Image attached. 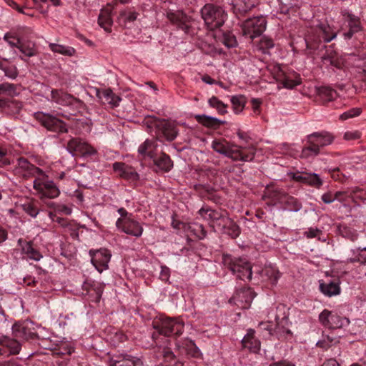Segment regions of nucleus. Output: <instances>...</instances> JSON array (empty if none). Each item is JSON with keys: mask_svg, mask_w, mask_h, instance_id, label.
<instances>
[{"mask_svg": "<svg viewBox=\"0 0 366 366\" xmlns=\"http://www.w3.org/2000/svg\"><path fill=\"white\" fill-rule=\"evenodd\" d=\"M222 263L239 280H250L252 276V266L245 258L233 257L231 254L222 255Z\"/></svg>", "mask_w": 366, "mask_h": 366, "instance_id": "20e7f679", "label": "nucleus"}, {"mask_svg": "<svg viewBox=\"0 0 366 366\" xmlns=\"http://www.w3.org/2000/svg\"><path fill=\"white\" fill-rule=\"evenodd\" d=\"M51 101L62 106L71 105L76 100L72 95L61 89H53L51 92Z\"/></svg>", "mask_w": 366, "mask_h": 366, "instance_id": "b1692460", "label": "nucleus"}, {"mask_svg": "<svg viewBox=\"0 0 366 366\" xmlns=\"http://www.w3.org/2000/svg\"><path fill=\"white\" fill-rule=\"evenodd\" d=\"M318 94L324 102L335 100L337 97V92L329 86H321L318 89Z\"/></svg>", "mask_w": 366, "mask_h": 366, "instance_id": "4c0bfd02", "label": "nucleus"}, {"mask_svg": "<svg viewBox=\"0 0 366 366\" xmlns=\"http://www.w3.org/2000/svg\"><path fill=\"white\" fill-rule=\"evenodd\" d=\"M90 254L93 265L99 272L108 269V264L112 256L108 249H100L95 252L90 251Z\"/></svg>", "mask_w": 366, "mask_h": 366, "instance_id": "dca6fc26", "label": "nucleus"}, {"mask_svg": "<svg viewBox=\"0 0 366 366\" xmlns=\"http://www.w3.org/2000/svg\"><path fill=\"white\" fill-rule=\"evenodd\" d=\"M23 210L32 217H36L39 212L38 203L30 200L21 204Z\"/></svg>", "mask_w": 366, "mask_h": 366, "instance_id": "a18cd8bd", "label": "nucleus"}, {"mask_svg": "<svg viewBox=\"0 0 366 366\" xmlns=\"http://www.w3.org/2000/svg\"><path fill=\"white\" fill-rule=\"evenodd\" d=\"M17 88V85L11 83L4 82L0 84V95H7L10 97L17 96L19 94Z\"/></svg>", "mask_w": 366, "mask_h": 366, "instance_id": "37998d69", "label": "nucleus"}, {"mask_svg": "<svg viewBox=\"0 0 366 366\" xmlns=\"http://www.w3.org/2000/svg\"><path fill=\"white\" fill-rule=\"evenodd\" d=\"M8 153V149L5 147L0 145V167L11 164Z\"/></svg>", "mask_w": 366, "mask_h": 366, "instance_id": "5fc2aeb1", "label": "nucleus"}, {"mask_svg": "<svg viewBox=\"0 0 366 366\" xmlns=\"http://www.w3.org/2000/svg\"><path fill=\"white\" fill-rule=\"evenodd\" d=\"M157 144L155 141L147 139L138 149V152L144 157H148L153 160L157 157Z\"/></svg>", "mask_w": 366, "mask_h": 366, "instance_id": "7c9ffc66", "label": "nucleus"}, {"mask_svg": "<svg viewBox=\"0 0 366 366\" xmlns=\"http://www.w3.org/2000/svg\"><path fill=\"white\" fill-rule=\"evenodd\" d=\"M338 342L339 337L333 336L332 332H330L329 335L323 334L322 339L317 342V346L327 350Z\"/></svg>", "mask_w": 366, "mask_h": 366, "instance_id": "79ce46f5", "label": "nucleus"}, {"mask_svg": "<svg viewBox=\"0 0 366 366\" xmlns=\"http://www.w3.org/2000/svg\"><path fill=\"white\" fill-rule=\"evenodd\" d=\"M22 103L11 98H0V108L8 114H18L22 108Z\"/></svg>", "mask_w": 366, "mask_h": 366, "instance_id": "5701e85b", "label": "nucleus"}, {"mask_svg": "<svg viewBox=\"0 0 366 366\" xmlns=\"http://www.w3.org/2000/svg\"><path fill=\"white\" fill-rule=\"evenodd\" d=\"M99 26L107 31H109L112 24L110 11L109 10H102L98 18Z\"/></svg>", "mask_w": 366, "mask_h": 366, "instance_id": "ea45409f", "label": "nucleus"}, {"mask_svg": "<svg viewBox=\"0 0 366 366\" xmlns=\"http://www.w3.org/2000/svg\"><path fill=\"white\" fill-rule=\"evenodd\" d=\"M18 49L22 54L28 57L34 56L37 54L35 45L32 42H28L26 44L21 41L19 42Z\"/></svg>", "mask_w": 366, "mask_h": 366, "instance_id": "c03bdc74", "label": "nucleus"}, {"mask_svg": "<svg viewBox=\"0 0 366 366\" xmlns=\"http://www.w3.org/2000/svg\"><path fill=\"white\" fill-rule=\"evenodd\" d=\"M231 144L226 141H217L214 140L212 142V148L217 153L221 154L224 156H227L228 154L229 149Z\"/></svg>", "mask_w": 366, "mask_h": 366, "instance_id": "de8ad7c7", "label": "nucleus"}, {"mask_svg": "<svg viewBox=\"0 0 366 366\" xmlns=\"http://www.w3.org/2000/svg\"><path fill=\"white\" fill-rule=\"evenodd\" d=\"M362 112V109L358 107H355L346 111L340 116V119L342 120H347L350 118H353L359 116Z\"/></svg>", "mask_w": 366, "mask_h": 366, "instance_id": "6e6d98bb", "label": "nucleus"}, {"mask_svg": "<svg viewBox=\"0 0 366 366\" xmlns=\"http://www.w3.org/2000/svg\"><path fill=\"white\" fill-rule=\"evenodd\" d=\"M153 328L157 332H153L152 346L163 347L162 355L169 366H184V363L178 360L173 352L164 345L168 342L167 337L180 336L184 330V322L177 318L165 317L153 322Z\"/></svg>", "mask_w": 366, "mask_h": 366, "instance_id": "f257e3e1", "label": "nucleus"}, {"mask_svg": "<svg viewBox=\"0 0 366 366\" xmlns=\"http://www.w3.org/2000/svg\"><path fill=\"white\" fill-rule=\"evenodd\" d=\"M20 350L21 343L17 340L7 336H0V356L16 355Z\"/></svg>", "mask_w": 366, "mask_h": 366, "instance_id": "f3484780", "label": "nucleus"}, {"mask_svg": "<svg viewBox=\"0 0 366 366\" xmlns=\"http://www.w3.org/2000/svg\"><path fill=\"white\" fill-rule=\"evenodd\" d=\"M12 334L21 340L34 339L36 335L33 323L29 321L15 323L12 327Z\"/></svg>", "mask_w": 366, "mask_h": 366, "instance_id": "ddd939ff", "label": "nucleus"}, {"mask_svg": "<svg viewBox=\"0 0 366 366\" xmlns=\"http://www.w3.org/2000/svg\"><path fill=\"white\" fill-rule=\"evenodd\" d=\"M49 47L53 52L58 53L66 56H72L76 53L75 49L69 46H64L55 43H49Z\"/></svg>", "mask_w": 366, "mask_h": 366, "instance_id": "e433bc0d", "label": "nucleus"}, {"mask_svg": "<svg viewBox=\"0 0 366 366\" xmlns=\"http://www.w3.org/2000/svg\"><path fill=\"white\" fill-rule=\"evenodd\" d=\"M35 119L47 130L56 133H66L68 132L66 124L61 119L42 112H36Z\"/></svg>", "mask_w": 366, "mask_h": 366, "instance_id": "6e6552de", "label": "nucleus"}, {"mask_svg": "<svg viewBox=\"0 0 366 366\" xmlns=\"http://www.w3.org/2000/svg\"><path fill=\"white\" fill-rule=\"evenodd\" d=\"M170 277V269L167 266L161 267V272L159 274V278L162 281L167 282Z\"/></svg>", "mask_w": 366, "mask_h": 366, "instance_id": "0e129e2a", "label": "nucleus"}, {"mask_svg": "<svg viewBox=\"0 0 366 366\" xmlns=\"http://www.w3.org/2000/svg\"><path fill=\"white\" fill-rule=\"evenodd\" d=\"M187 355L196 357L199 355V350L192 340L187 341L183 347Z\"/></svg>", "mask_w": 366, "mask_h": 366, "instance_id": "603ef678", "label": "nucleus"}, {"mask_svg": "<svg viewBox=\"0 0 366 366\" xmlns=\"http://www.w3.org/2000/svg\"><path fill=\"white\" fill-rule=\"evenodd\" d=\"M254 297V293L250 287L241 288L235 292L229 302L234 301L236 305L242 307H248Z\"/></svg>", "mask_w": 366, "mask_h": 366, "instance_id": "a211bd4d", "label": "nucleus"}, {"mask_svg": "<svg viewBox=\"0 0 366 366\" xmlns=\"http://www.w3.org/2000/svg\"><path fill=\"white\" fill-rule=\"evenodd\" d=\"M303 184L318 189L323 184V181L316 173H305Z\"/></svg>", "mask_w": 366, "mask_h": 366, "instance_id": "a19ab883", "label": "nucleus"}, {"mask_svg": "<svg viewBox=\"0 0 366 366\" xmlns=\"http://www.w3.org/2000/svg\"><path fill=\"white\" fill-rule=\"evenodd\" d=\"M319 321L325 327L337 329L347 326L350 320L347 317H341L337 313L324 310L319 315Z\"/></svg>", "mask_w": 366, "mask_h": 366, "instance_id": "9d476101", "label": "nucleus"}, {"mask_svg": "<svg viewBox=\"0 0 366 366\" xmlns=\"http://www.w3.org/2000/svg\"><path fill=\"white\" fill-rule=\"evenodd\" d=\"M233 110L236 114L240 113L246 104V98L243 95L233 96L231 99Z\"/></svg>", "mask_w": 366, "mask_h": 366, "instance_id": "49530a36", "label": "nucleus"}, {"mask_svg": "<svg viewBox=\"0 0 366 366\" xmlns=\"http://www.w3.org/2000/svg\"><path fill=\"white\" fill-rule=\"evenodd\" d=\"M97 97L102 100L103 104H108L112 108L118 107L122 100L110 89H97Z\"/></svg>", "mask_w": 366, "mask_h": 366, "instance_id": "4be33fe9", "label": "nucleus"}, {"mask_svg": "<svg viewBox=\"0 0 366 366\" xmlns=\"http://www.w3.org/2000/svg\"><path fill=\"white\" fill-rule=\"evenodd\" d=\"M226 157L234 161L240 160L242 162H249L253 159L254 154H243L237 146L231 145Z\"/></svg>", "mask_w": 366, "mask_h": 366, "instance_id": "72a5a7b5", "label": "nucleus"}, {"mask_svg": "<svg viewBox=\"0 0 366 366\" xmlns=\"http://www.w3.org/2000/svg\"><path fill=\"white\" fill-rule=\"evenodd\" d=\"M4 75L11 79H14L18 76V69L14 65H7L6 67H4Z\"/></svg>", "mask_w": 366, "mask_h": 366, "instance_id": "4d7b16f0", "label": "nucleus"}, {"mask_svg": "<svg viewBox=\"0 0 366 366\" xmlns=\"http://www.w3.org/2000/svg\"><path fill=\"white\" fill-rule=\"evenodd\" d=\"M208 103L211 107L215 108L218 113L220 114H224L227 112V105L224 104L222 101L218 99V98L214 96L212 97L209 99Z\"/></svg>", "mask_w": 366, "mask_h": 366, "instance_id": "8fccbe9b", "label": "nucleus"}, {"mask_svg": "<svg viewBox=\"0 0 366 366\" xmlns=\"http://www.w3.org/2000/svg\"><path fill=\"white\" fill-rule=\"evenodd\" d=\"M242 346L250 352H257L260 349V342L254 337V330L249 329L242 340Z\"/></svg>", "mask_w": 366, "mask_h": 366, "instance_id": "bb28decb", "label": "nucleus"}, {"mask_svg": "<svg viewBox=\"0 0 366 366\" xmlns=\"http://www.w3.org/2000/svg\"><path fill=\"white\" fill-rule=\"evenodd\" d=\"M194 119L197 122L204 127L210 129H218L220 125L224 124L225 123L224 121H221L217 118L207 116L205 114H196L194 116Z\"/></svg>", "mask_w": 366, "mask_h": 366, "instance_id": "2f4dec72", "label": "nucleus"}, {"mask_svg": "<svg viewBox=\"0 0 366 366\" xmlns=\"http://www.w3.org/2000/svg\"><path fill=\"white\" fill-rule=\"evenodd\" d=\"M149 127L154 130L157 139L164 138L169 142L173 141L177 136L176 126L166 119H152Z\"/></svg>", "mask_w": 366, "mask_h": 366, "instance_id": "423d86ee", "label": "nucleus"}, {"mask_svg": "<svg viewBox=\"0 0 366 366\" xmlns=\"http://www.w3.org/2000/svg\"><path fill=\"white\" fill-rule=\"evenodd\" d=\"M154 163L157 168L162 172H169L173 167L172 160L169 155L164 152H162L159 157L154 159Z\"/></svg>", "mask_w": 366, "mask_h": 366, "instance_id": "473e14b6", "label": "nucleus"}, {"mask_svg": "<svg viewBox=\"0 0 366 366\" xmlns=\"http://www.w3.org/2000/svg\"><path fill=\"white\" fill-rule=\"evenodd\" d=\"M267 20L263 16H257L246 19L241 24L243 36L253 40L261 36L265 31Z\"/></svg>", "mask_w": 366, "mask_h": 366, "instance_id": "0eeeda50", "label": "nucleus"}, {"mask_svg": "<svg viewBox=\"0 0 366 366\" xmlns=\"http://www.w3.org/2000/svg\"><path fill=\"white\" fill-rule=\"evenodd\" d=\"M112 168L121 177L127 179H135L138 176L133 168L124 162H114L112 165Z\"/></svg>", "mask_w": 366, "mask_h": 366, "instance_id": "a878e982", "label": "nucleus"}, {"mask_svg": "<svg viewBox=\"0 0 366 366\" xmlns=\"http://www.w3.org/2000/svg\"><path fill=\"white\" fill-rule=\"evenodd\" d=\"M66 149L73 157H88L97 153L96 149L79 138H71L67 143Z\"/></svg>", "mask_w": 366, "mask_h": 366, "instance_id": "1a4fd4ad", "label": "nucleus"}, {"mask_svg": "<svg viewBox=\"0 0 366 366\" xmlns=\"http://www.w3.org/2000/svg\"><path fill=\"white\" fill-rule=\"evenodd\" d=\"M322 234V231L317 228L310 227L307 231L305 232V235L307 238H314Z\"/></svg>", "mask_w": 366, "mask_h": 366, "instance_id": "338daca9", "label": "nucleus"}, {"mask_svg": "<svg viewBox=\"0 0 366 366\" xmlns=\"http://www.w3.org/2000/svg\"><path fill=\"white\" fill-rule=\"evenodd\" d=\"M49 206L50 207H54L55 209L64 212L65 214H70L71 213V209L66 205H57L55 207V203L51 202Z\"/></svg>", "mask_w": 366, "mask_h": 366, "instance_id": "69168bd1", "label": "nucleus"}, {"mask_svg": "<svg viewBox=\"0 0 366 366\" xmlns=\"http://www.w3.org/2000/svg\"><path fill=\"white\" fill-rule=\"evenodd\" d=\"M349 197L350 194H348V192L345 191H338L334 194L335 200H338L342 202L346 201L347 198Z\"/></svg>", "mask_w": 366, "mask_h": 366, "instance_id": "774afa93", "label": "nucleus"}, {"mask_svg": "<svg viewBox=\"0 0 366 366\" xmlns=\"http://www.w3.org/2000/svg\"><path fill=\"white\" fill-rule=\"evenodd\" d=\"M336 33L331 31L327 24H320L310 29L305 38L307 48L310 50H317L322 42H330L336 37Z\"/></svg>", "mask_w": 366, "mask_h": 366, "instance_id": "7ed1b4c3", "label": "nucleus"}, {"mask_svg": "<svg viewBox=\"0 0 366 366\" xmlns=\"http://www.w3.org/2000/svg\"><path fill=\"white\" fill-rule=\"evenodd\" d=\"M341 14L345 18L348 27V31H344L342 35L345 39H350L362 29L360 19L347 9L342 10Z\"/></svg>", "mask_w": 366, "mask_h": 366, "instance_id": "4468645a", "label": "nucleus"}, {"mask_svg": "<svg viewBox=\"0 0 366 366\" xmlns=\"http://www.w3.org/2000/svg\"><path fill=\"white\" fill-rule=\"evenodd\" d=\"M4 39L12 47L18 48L19 42H21V40L19 38H16L10 33L5 34Z\"/></svg>", "mask_w": 366, "mask_h": 366, "instance_id": "680f3d73", "label": "nucleus"}, {"mask_svg": "<svg viewBox=\"0 0 366 366\" xmlns=\"http://www.w3.org/2000/svg\"><path fill=\"white\" fill-rule=\"evenodd\" d=\"M280 81H281L283 87L287 89H292L300 84L299 80L291 79L285 76H283L282 79H280Z\"/></svg>", "mask_w": 366, "mask_h": 366, "instance_id": "bf43d9fd", "label": "nucleus"}, {"mask_svg": "<svg viewBox=\"0 0 366 366\" xmlns=\"http://www.w3.org/2000/svg\"><path fill=\"white\" fill-rule=\"evenodd\" d=\"M220 227L223 233L230 236L233 239L237 238L240 234L239 227L227 216L224 218Z\"/></svg>", "mask_w": 366, "mask_h": 366, "instance_id": "c85d7f7f", "label": "nucleus"}, {"mask_svg": "<svg viewBox=\"0 0 366 366\" xmlns=\"http://www.w3.org/2000/svg\"><path fill=\"white\" fill-rule=\"evenodd\" d=\"M199 215L204 219L217 222L220 227L224 218L227 217V212L222 210L212 209L210 207H203L199 210Z\"/></svg>", "mask_w": 366, "mask_h": 366, "instance_id": "412c9836", "label": "nucleus"}, {"mask_svg": "<svg viewBox=\"0 0 366 366\" xmlns=\"http://www.w3.org/2000/svg\"><path fill=\"white\" fill-rule=\"evenodd\" d=\"M18 245L21 248L22 253L26 254L28 258L39 261L42 257L41 253L34 247L31 242L19 239L18 240Z\"/></svg>", "mask_w": 366, "mask_h": 366, "instance_id": "393cba45", "label": "nucleus"}, {"mask_svg": "<svg viewBox=\"0 0 366 366\" xmlns=\"http://www.w3.org/2000/svg\"><path fill=\"white\" fill-rule=\"evenodd\" d=\"M109 366H144L138 357L127 354L114 355L109 360Z\"/></svg>", "mask_w": 366, "mask_h": 366, "instance_id": "aec40b11", "label": "nucleus"}, {"mask_svg": "<svg viewBox=\"0 0 366 366\" xmlns=\"http://www.w3.org/2000/svg\"><path fill=\"white\" fill-rule=\"evenodd\" d=\"M224 44L225 46H227L229 48H232L236 46L237 45V40L234 36L233 35H225L224 36Z\"/></svg>", "mask_w": 366, "mask_h": 366, "instance_id": "e2e57ef3", "label": "nucleus"}, {"mask_svg": "<svg viewBox=\"0 0 366 366\" xmlns=\"http://www.w3.org/2000/svg\"><path fill=\"white\" fill-rule=\"evenodd\" d=\"M287 194L284 191V189L279 187H272L270 189H268V197L276 203L283 204V202L287 197Z\"/></svg>", "mask_w": 366, "mask_h": 366, "instance_id": "58836bf2", "label": "nucleus"}, {"mask_svg": "<svg viewBox=\"0 0 366 366\" xmlns=\"http://www.w3.org/2000/svg\"><path fill=\"white\" fill-rule=\"evenodd\" d=\"M34 188L40 194L41 199L44 197L56 198L60 194L59 189L52 181L40 182L38 179H35Z\"/></svg>", "mask_w": 366, "mask_h": 366, "instance_id": "2eb2a0df", "label": "nucleus"}, {"mask_svg": "<svg viewBox=\"0 0 366 366\" xmlns=\"http://www.w3.org/2000/svg\"><path fill=\"white\" fill-rule=\"evenodd\" d=\"M274 46V42L272 39L263 36L258 44V48L263 54L268 53V50Z\"/></svg>", "mask_w": 366, "mask_h": 366, "instance_id": "864d4df0", "label": "nucleus"}, {"mask_svg": "<svg viewBox=\"0 0 366 366\" xmlns=\"http://www.w3.org/2000/svg\"><path fill=\"white\" fill-rule=\"evenodd\" d=\"M260 276L263 281L275 285L280 277V273L277 269L272 266H266L260 272Z\"/></svg>", "mask_w": 366, "mask_h": 366, "instance_id": "c756f323", "label": "nucleus"}, {"mask_svg": "<svg viewBox=\"0 0 366 366\" xmlns=\"http://www.w3.org/2000/svg\"><path fill=\"white\" fill-rule=\"evenodd\" d=\"M322 61L325 64H329L335 66L337 69H341L343 64L342 60L337 56V53L331 51L330 52H327L322 57Z\"/></svg>", "mask_w": 366, "mask_h": 366, "instance_id": "c9c22d12", "label": "nucleus"}, {"mask_svg": "<svg viewBox=\"0 0 366 366\" xmlns=\"http://www.w3.org/2000/svg\"><path fill=\"white\" fill-rule=\"evenodd\" d=\"M116 226L122 232L135 237H141L144 230L141 224L132 218L118 219Z\"/></svg>", "mask_w": 366, "mask_h": 366, "instance_id": "f8f14e48", "label": "nucleus"}, {"mask_svg": "<svg viewBox=\"0 0 366 366\" xmlns=\"http://www.w3.org/2000/svg\"><path fill=\"white\" fill-rule=\"evenodd\" d=\"M283 203L285 204L287 208L292 212H298L302 208L301 203L296 198L288 194L285 197Z\"/></svg>", "mask_w": 366, "mask_h": 366, "instance_id": "09e8293b", "label": "nucleus"}, {"mask_svg": "<svg viewBox=\"0 0 366 366\" xmlns=\"http://www.w3.org/2000/svg\"><path fill=\"white\" fill-rule=\"evenodd\" d=\"M232 10L237 16H244L254 7V4L250 0H232Z\"/></svg>", "mask_w": 366, "mask_h": 366, "instance_id": "cd10ccee", "label": "nucleus"}, {"mask_svg": "<svg viewBox=\"0 0 366 366\" xmlns=\"http://www.w3.org/2000/svg\"><path fill=\"white\" fill-rule=\"evenodd\" d=\"M280 4L282 5V9L283 11H287L290 9L297 6L298 0H279Z\"/></svg>", "mask_w": 366, "mask_h": 366, "instance_id": "052dcab7", "label": "nucleus"}, {"mask_svg": "<svg viewBox=\"0 0 366 366\" xmlns=\"http://www.w3.org/2000/svg\"><path fill=\"white\" fill-rule=\"evenodd\" d=\"M138 13L127 10L122 11L119 14V20L121 22L127 24V22H133L137 19Z\"/></svg>", "mask_w": 366, "mask_h": 366, "instance_id": "3c124183", "label": "nucleus"}, {"mask_svg": "<svg viewBox=\"0 0 366 366\" xmlns=\"http://www.w3.org/2000/svg\"><path fill=\"white\" fill-rule=\"evenodd\" d=\"M320 290L326 296L332 297L340 292V287L337 283L330 281L325 282L320 281Z\"/></svg>", "mask_w": 366, "mask_h": 366, "instance_id": "f704fd0d", "label": "nucleus"}, {"mask_svg": "<svg viewBox=\"0 0 366 366\" xmlns=\"http://www.w3.org/2000/svg\"><path fill=\"white\" fill-rule=\"evenodd\" d=\"M14 173L23 179H29L36 175H41L43 171L35 165L31 164L26 158L20 157L17 164L14 169Z\"/></svg>", "mask_w": 366, "mask_h": 366, "instance_id": "9b49d317", "label": "nucleus"}, {"mask_svg": "<svg viewBox=\"0 0 366 366\" xmlns=\"http://www.w3.org/2000/svg\"><path fill=\"white\" fill-rule=\"evenodd\" d=\"M363 194H365V193L362 189L355 187L351 190L350 197H351L353 199V201L356 202L358 199L361 201L366 200V197H363Z\"/></svg>", "mask_w": 366, "mask_h": 366, "instance_id": "13d9d810", "label": "nucleus"}, {"mask_svg": "<svg viewBox=\"0 0 366 366\" xmlns=\"http://www.w3.org/2000/svg\"><path fill=\"white\" fill-rule=\"evenodd\" d=\"M335 140V136L330 132L321 131L308 134L306 144L302 148L300 157L303 159L316 157L320 154L322 148L330 145Z\"/></svg>", "mask_w": 366, "mask_h": 366, "instance_id": "f03ea898", "label": "nucleus"}, {"mask_svg": "<svg viewBox=\"0 0 366 366\" xmlns=\"http://www.w3.org/2000/svg\"><path fill=\"white\" fill-rule=\"evenodd\" d=\"M166 16L169 21L175 25L177 29H182L185 33H187L189 29V17L181 11H168Z\"/></svg>", "mask_w": 366, "mask_h": 366, "instance_id": "6ab92c4d", "label": "nucleus"}, {"mask_svg": "<svg viewBox=\"0 0 366 366\" xmlns=\"http://www.w3.org/2000/svg\"><path fill=\"white\" fill-rule=\"evenodd\" d=\"M201 14L210 30L220 28L227 19V14L222 7L210 4L203 6L201 9Z\"/></svg>", "mask_w": 366, "mask_h": 366, "instance_id": "39448f33", "label": "nucleus"}]
</instances>
